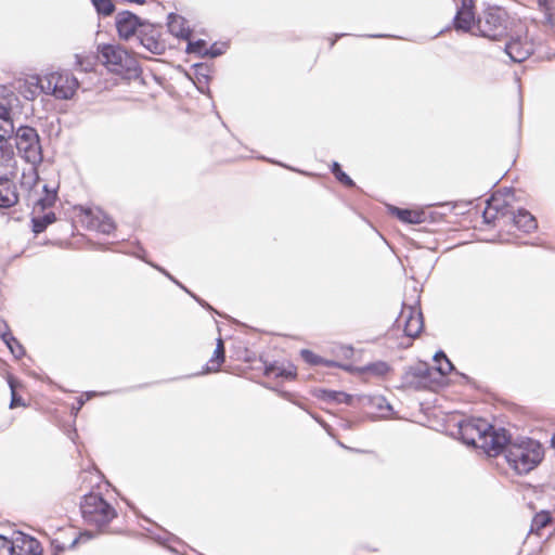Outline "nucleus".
Segmentation results:
<instances>
[{
    "label": "nucleus",
    "mask_w": 555,
    "mask_h": 555,
    "mask_svg": "<svg viewBox=\"0 0 555 555\" xmlns=\"http://www.w3.org/2000/svg\"><path fill=\"white\" fill-rule=\"evenodd\" d=\"M194 75H195V81L194 85L196 89L203 93L211 98V92L208 87V83L210 81V66L205 63H195L193 66Z\"/></svg>",
    "instance_id": "20"
},
{
    "label": "nucleus",
    "mask_w": 555,
    "mask_h": 555,
    "mask_svg": "<svg viewBox=\"0 0 555 555\" xmlns=\"http://www.w3.org/2000/svg\"><path fill=\"white\" fill-rule=\"evenodd\" d=\"M164 533L168 537L167 539H164L162 535H154L153 539L158 541L159 543H165L166 541L173 538V535L167 531H164Z\"/></svg>",
    "instance_id": "50"
},
{
    "label": "nucleus",
    "mask_w": 555,
    "mask_h": 555,
    "mask_svg": "<svg viewBox=\"0 0 555 555\" xmlns=\"http://www.w3.org/2000/svg\"><path fill=\"white\" fill-rule=\"evenodd\" d=\"M225 52L223 47H219L216 42L212 43L209 48L207 47V55L208 57H218Z\"/></svg>",
    "instance_id": "45"
},
{
    "label": "nucleus",
    "mask_w": 555,
    "mask_h": 555,
    "mask_svg": "<svg viewBox=\"0 0 555 555\" xmlns=\"http://www.w3.org/2000/svg\"><path fill=\"white\" fill-rule=\"evenodd\" d=\"M512 222L518 230L525 233H531L538 228L535 217L525 208H518L516 212H512Z\"/></svg>",
    "instance_id": "17"
},
{
    "label": "nucleus",
    "mask_w": 555,
    "mask_h": 555,
    "mask_svg": "<svg viewBox=\"0 0 555 555\" xmlns=\"http://www.w3.org/2000/svg\"><path fill=\"white\" fill-rule=\"evenodd\" d=\"M275 377L285 378V379H294L296 377V367L293 365H288L287 367L283 365H279V369L275 373Z\"/></svg>",
    "instance_id": "43"
},
{
    "label": "nucleus",
    "mask_w": 555,
    "mask_h": 555,
    "mask_svg": "<svg viewBox=\"0 0 555 555\" xmlns=\"http://www.w3.org/2000/svg\"><path fill=\"white\" fill-rule=\"evenodd\" d=\"M388 212L397 217L405 224H421L426 222L427 214L424 210H412L409 208H400L393 205H388Z\"/></svg>",
    "instance_id": "14"
},
{
    "label": "nucleus",
    "mask_w": 555,
    "mask_h": 555,
    "mask_svg": "<svg viewBox=\"0 0 555 555\" xmlns=\"http://www.w3.org/2000/svg\"><path fill=\"white\" fill-rule=\"evenodd\" d=\"M505 53L515 63H521L532 54V48L519 39L508 41L504 48Z\"/></svg>",
    "instance_id": "18"
},
{
    "label": "nucleus",
    "mask_w": 555,
    "mask_h": 555,
    "mask_svg": "<svg viewBox=\"0 0 555 555\" xmlns=\"http://www.w3.org/2000/svg\"><path fill=\"white\" fill-rule=\"evenodd\" d=\"M345 36H347V34L343 33L336 34L333 38H330V48L332 49L335 46L336 41Z\"/></svg>",
    "instance_id": "51"
},
{
    "label": "nucleus",
    "mask_w": 555,
    "mask_h": 555,
    "mask_svg": "<svg viewBox=\"0 0 555 555\" xmlns=\"http://www.w3.org/2000/svg\"><path fill=\"white\" fill-rule=\"evenodd\" d=\"M278 369H279V364L276 362H272V363L264 365L263 373L266 376H274L275 377V373H276Z\"/></svg>",
    "instance_id": "49"
},
{
    "label": "nucleus",
    "mask_w": 555,
    "mask_h": 555,
    "mask_svg": "<svg viewBox=\"0 0 555 555\" xmlns=\"http://www.w3.org/2000/svg\"><path fill=\"white\" fill-rule=\"evenodd\" d=\"M300 356L302 360L310 365H321L322 362L324 361V358L315 354L313 351L309 349H302L300 351Z\"/></svg>",
    "instance_id": "41"
},
{
    "label": "nucleus",
    "mask_w": 555,
    "mask_h": 555,
    "mask_svg": "<svg viewBox=\"0 0 555 555\" xmlns=\"http://www.w3.org/2000/svg\"><path fill=\"white\" fill-rule=\"evenodd\" d=\"M397 324L403 325L405 336L415 338L424 327L423 313L420 308L403 304L402 310L396 320Z\"/></svg>",
    "instance_id": "10"
},
{
    "label": "nucleus",
    "mask_w": 555,
    "mask_h": 555,
    "mask_svg": "<svg viewBox=\"0 0 555 555\" xmlns=\"http://www.w3.org/2000/svg\"><path fill=\"white\" fill-rule=\"evenodd\" d=\"M128 2L137 3V4H143L145 3V0H127Z\"/></svg>",
    "instance_id": "54"
},
{
    "label": "nucleus",
    "mask_w": 555,
    "mask_h": 555,
    "mask_svg": "<svg viewBox=\"0 0 555 555\" xmlns=\"http://www.w3.org/2000/svg\"><path fill=\"white\" fill-rule=\"evenodd\" d=\"M9 139H5L0 142V163L7 164L13 159L14 151L11 143L8 142Z\"/></svg>",
    "instance_id": "37"
},
{
    "label": "nucleus",
    "mask_w": 555,
    "mask_h": 555,
    "mask_svg": "<svg viewBox=\"0 0 555 555\" xmlns=\"http://www.w3.org/2000/svg\"><path fill=\"white\" fill-rule=\"evenodd\" d=\"M359 399L362 400L364 404H369L380 412L386 410L388 414H383L384 417H388L389 414L393 412L392 405L383 396H362Z\"/></svg>",
    "instance_id": "25"
},
{
    "label": "nucleus",
    "mask_w": 555,
    "mask_h": 555,
    "mask_svg": "<svg viewBox=\"0 0 555 555\" xmlns=\"http://www.w3.org/2000/svg\"><path fill=\"white\" fill-rule=\"evenodd\" d=\"M423 371L422 388H427L438 380L435 376L438 374L436 366H430L427 362H424Z\"/></svg>",
    "instance_id": "35"
},
{
    "label": "nucleus",
    "mask_w": 555,
    "mask_h": 555,
    "mask_svg": "<svg viewBox=\"0 0 555 555\" xmlns=\"http://www.w3.org/2000/svg\"><path fill=\"white\" fill-rule=\"evenodd\" d=\"M457 435L461 441L469 447H478V439L481 442L479 447L488 456H498L502 446L507 441L504 427H495L482 418L459 422Z\"/></svg>",
    "instance_id": "2"
},
{
    "label": "nucleus",
    "mask_w": 555,
    "mask_h": 555,
    "mask_svg": "<svg viewBox=\"0 0 555 555\" xmlns=\"http://www.w3.org/2000/svg\"><path fill=\"white\" fill-rule=\"evenodd\" d=\"M475 2L474 0H461V4L453 17V26L456 30L464 33L476 29L475 18Z\"/></svg>",
    "instance_id": "11"
},
{
    "label": "nucleus",
    "mask_w": 555,
    "mask_h": 555,
    "mask_svg": "<svg viewBox=\"0 0 555 555\" xmlns=\"http://www.w3.org/2000/svg\"><path fill=\"white\" fill-rule=\"evenodd\" d=\"M56 221V216L53 211H49L41 217L31 218V231L37 235L47 230V228Z\"/></svg>",
    "instance_id": "26"
},
{
    "label": "nucleus",
    "mask_w": 555,
    "mask_h": 555,
    "mask_svg": "<svg viewBox=\"0 0 555 555\" xmlns=\"http://www.w3.org/2000/svg\"><path fill=\"white\" fill-rule=\"evenodd\" d=\"M198 555H204V554H198Z\"/></svg>",
    "instance_id": "57"
},
{
    "label": "nucleus",
    "mask_w": 555,
    "mask_h": 555,
    "mask_svg": "<svg viewBox=\"0 0 555 555\" xmlns=\"http://www.w3.org/2000/svg\"><path fill=\"white\" fill-rule=\"evenodd\" d=\"M8 384L10 386V389H11V401H10V409H14V408H17V406H24L25 405V402L23 400V398L16 393L15 391V380L13 377H9L8 379Z\"/></svg>",
    "instance_id": "39"
},
{
    "label": "nucleus",
    "mask_w": 555,
    "mask_h": 555,
    "mask_svg": "<svg viewBox=\"0 0 555 555\" xmlns=\"http://www.w3.org/2000/svg\"><path fill=\"white\" fill-rule=\"evenodd\" d=\"M506 442L502 446L500 454H504L509 467L517 475H527L544 459L542 443L533 438L517 436L513 438L511 433L504 428Z\"/></svg>",
    "instance_id": "1"
},
{
    "label": "nucleus",
    "mask_w": 555,
    "mask_h": 555,
    "mask_svg": "<svg viewBox=\"0 0 555 555\" xmlns=\"http://www.w3.org/2000/svg\"><path fill=\"white\" fill-rule=\"evenodd\" d=\"M91 3L96 13L103 17L111 16L116 10L114 0H91Z\"/></svg>",
    "instance_id": "31"
},
{
    "label": "nucleus",
    "mask_w": 555,
    "mask_h": 555,
    "mask_svg": "<svg viewBox=\"0 0 555 555\" xmlns=\"http://www.w3.org/2000/svg\"><path fill=\"white\" fill-rule=\"evenodd\" d=\"M137 257L142 259L144 262L150 264L152 268L156 269L162 274H164L168 280H170L172 283H175L181 289H183L184 292L186 291V287L180 281H178L172 274H170L165 268H163L152 261L146 260L142 255H137Z\"/></svg>",
    "instance_id": "36"
},
{
    "label": "nucleus",
    "mask_w": 555,
    "mask_h": 555,
    "mask_svg": "<svg viewBox=\"0 0 555 555\" xmlns=\"http://www.w3.org/2000/svg\"><path fill=\"white\" fill-rule=\"evenodd\" d=\"M12 543L5 535L0 534V555H9V547Z\"/></svg>",
    "instance_id": "47"
},
{
    "label": "nucleus",
    "mask_w": 555,
    "mask_h": 555,
    "mask_svg": "<svg viewBox=\"0 0 555 555\" xmlns=\"http://www.w3.org/2000/svg\"><path fill=\"white\" fill-rule=\"evenodd\" d=\"M47 88L57 100H69L79 88L78 79L70 72L52 73L47 79Z\"/></svg>",
    "instance_id": "7"
},
{
    "label": "nucleus",
    "mask_w": 555,
    "mask_h": 555,
    "mask_svg": "<svg viewBox=\"0 0 555 555\" xmlns=\"http://www.w3.org/2000/svg\"><path fill=\"white\" fill-rule=\"evenodd\" d=\"M552 521V516L548 512L542 511L532 519L530 531H539L545 528Z\"/></svg>",
    "instance_id": "34"
},
{
    "label": "nucleus",
    "mask_w": 555,
    "mask_h": 555,
    "mask_svg": "<svg viewBox=\"0 0 555 555\" xmlns=\"http://www.w3.org/2000/svg\"><path fill=\"white\" fill-rule=\"evenodd\" d=\"M125 501H126L127 505L134 511V506L129 501H127V500H125Z\"/></svg>",
    "instance_id": "56"
},
{
    "label": "nucleus",
    "mask_w": 555,
    "mask_h": 555,
    "mask_svg": "<svg viewBox=\"0 0 555 555\" xmlns=\"http://www.w3.org/2000/svg\"><path fill=\"white\" fill-rule=\"evenodd\" d=\"M185 293L188 295H190L199 306H202L203 308L205 309H208V310H212V307L207 302L205 301L204 299H202L201 297H198L196 294H194L193 292H191L189 288H186Z\"/></svg>",
    "instance_id": "48"
},
{
    "label": "nucleus",
    "mask_w": 555,
    "mask_h": 555,
    "mask_svg": "<svg viewBox=\"0 0 555 555\" xmlns=\"http://www.w3.org/2000/svg\"><path fill=\"white\" fill-rule=\"evenodd\" d=\"M314 418H315V421H317V422H319L322 426H324V427L326 426V424H325L321 418L315 417V416H314Z\"/></svg>",
    "instance_id": "55"
},
{
    "label": "nucleus",
    "mask_w": 555,
    "mask_h": 555,
    "mask_svg": "<svg viewBox=\"0 0 555 555\" xmlns=\"http://www.w3.org/2000/svg\"><path fill=\"white\" fill-rule=\"evenodd\" d=\"M98 57L112 73L129 76L141 73L139 62L120 46L109 43L98 46Z\"/></svg>",
    "instance_id": "4"
},
{
    "label": "nucleus",
    "mask_w": 555,
    "mask_h": 555,
    "mask_svg": "<svg viewBox=\"0 0 555 555\" xmlns=\"http://www.w3.org/2000/svg\"><path fill=\"white\" fill-rule=\"evenodd\" d=\"M80 538H87L89 540L93 538V534L91 532L86 531L80 535H76L68 544V548H74L78 544ZM51 546L53 548L52 555H59L60 553L64 552L67 548V545L61 542L59 539H52Z\"/></svg>",
    "instance_id": "30"
},
{
    "label": "nucleus",
    "mask_w": 555,
    "mask_h": 555,
    "mask_svg": "<svg viewBox=\"0 0 555 555\" xmlns=\"http://www.w3.org/2000/svg\"><path fill=\"white\" fill-rule=\"evenodd\" d=\"M423 367V361L408 366L401 377L402 386L413 389H422Z\"/></svg>",
    "instance_id": "19"
},
{
    "label": "nucleus",
    "mask_w": 555,
    "mask_h": 555,
    "mask_svg": "<svg viewBox=\"0 0 555 555\" xmlns=\"http://www.w3.org/2000/svg\"><path fill=\"white\" fill-rule=\"evenodd\" d=\"M138 43L152 54L162 55L167 49L166 41L162 39V25L147 22L140 28Z\"/></svg>",
    "instance_id": "8"
},
{
    "label": "nucleus",
    "mask_w": 555,
    "mask_h": 555,
    "mask_svg": "<svg viewBox=\"0 0 555 555\" xmlns=\"http://www.w3.org/2000/svg\"><path fill=\"white\" fill-rule=\"evenodd\" d=\"M91 224L96 231L106 235L111 234L116 229L115 221L101 209L93 216Z\"/></svg>",
    "instance_id": "23"
},
{
    "label": "nucleus",
    "mask_w": 555,
    "mask_h": 555,
    "mask_svg": "<svg viewBox=\"0 0 555 555\" xmlns=\"http://www.w3.org/2000/svg\"><path fill=\"white\" fill-rule=\"evenodd\" d=\"M494 197L491 196L487 201V207L482 212L483 222L487 224L493 223L500 217H505L508 212L507 205H494Z\"/></svg>",
    "instance_id": "22"
},
{
    "label": "nucleus",
    "mask_w": 555,
    "mask_h": 555,
    "mask_svg": "<svg viewBox=\"0 0 555 555\" xmlns=\"http://www.w3.org/2000/svg\"><path fill=\"white\" fill-rule=\"evenodd\" d=\"M225 361V348L221 338L217 339V346L212 357L205 366L204 373L218 372L221 364Z\"/></svg>",
    "instance_id": "24"
},
{
    "label": "nucleus",
    "mask_w": 555,
    "mask_h": 555,
    "mask_svg": "<svg viewBox=\"0 0 555 555\" xmlns=\"http://www.w3.org/2000/svg\"><path fill=\"white\" fill-rule=\"evenodd\" d=\"M508 27L507 11L499 5H488L477 17L475 34L491 40H499L507 35Z\"/></svg>",
    "instance_id": "5"
},
{
    "label": "nucleus",
    "mask_w": 555,
    "mask_h": 555,
    "mask_svg": "<svg viewBox=\"0 0 555 555\" xmlns=\"http://www.w3.org/2000/svg\"><path fill=\"white\" fill-rule=\"evenodd\" d=\"M18 203L15 183L7 176L0 177V209L11 208Z\"/></svg>",
    "instance_id": "13"
},
{
    "label": "nucleus",
    "mask_w": 555,
    "mask_h": 555,
    "mask_svg": "<svg viewBox=\"0 0 555 555\" xmlns=\"http://www.w3.org/2000/svg\"><path fill=\"white\" fill-rule=\"evenodd\" d=\"M94 396H96V392L95 391H87L85 393V397L83 396H80L76 399V402L73 403L72 405V415H74L75 417L78 415L79 411L82 409V406L85 405V403L90 400L91 398H93Z\"/></svg>",
    "instance_id": "40"
},
{
    "label": "nucleus",
    "mask_w": 555,
    "mask_h": 555,
    "mask_svg": "<svg viewBox=\"0 0 555 555\" xmlns=\"http://www.w3.org/2000/svg\"><path fill=\"white\" fill-rule=\"evenodd\" d=\"M76 65L82 72H90L94 65V57L83 56L81 54H76Z\"/></svg>",
    "instance_id": "42"
},
{
    "label": "nucleus",
    "mask_w": 555,
    "mask_h": 555,
    "mask_svg": "<svg viewBox=\"0 0 555 555\" xmlns=\"http://www.w3.org/2000/svg\"><path fill=\"white\" fill-rule=\"evenodd\" d=\"M3 343L9 348V350L14 356V358L21 359L22 357L25 356V349H24L23 345L16 339L15 336H14V340L8 339V340H3Z\"/></svg>",
    "instance_id": "38"
},
{
    "label": "nucleus",
    "mask_w": 555,
    "mask_h": 555,
    "mask_svg": "<svg viewBox=\"0 0 555 555\" xmlns=\"http://www.w3.org/2000/svg\"><path fill=\"white\" fill-rule=\"evenodd\" d=\"M12 138H14L15 146L21 157L34 166L29 177H26V175L23 173L22 181V186L27 185L31 189L37 185L39 181V175L36 167L40 165L43 159L40 137L34 127L22 125L16 129L14 128Z\"/></svg>",
    "instance_id": "3"
},
{
    "label": "nucleus",
    "mask_w": 555,
    "mask_h": 555,
    "mask_svg": "<svg viewBox=\"0 0 555 555\" xmlns=\"http://www.w3.org/2000/svg\"><path fill=\"white\" fill-rule=\"evenodd\" d=\"M363 37H367V38H388L390 36L389 35H385V34H371V35H363Z\"/></svg>",
    "instance_id": "52"
},
{
    "label": "nucleus",
    "mask_w": 555,
    "mask_h": 555,
    "mask_svg": "<svg viewBox=\"0 0 555 555\" xmlns=\"http://www.w3.org/2000/svg\"><path fill=\"white\" fill-rule=\"evenodd\" d=\"M455 373L459 376H461L465 380L466 384H472L473 383V379L468 375H466L464 373H461V372H457V371Z\"/></svg>",
    "instance_id": "53"
},
{
    "label": "nucleus",
    "mask_w": 555,
    "mask_h": 555,
    "mask_svg": "<svg viewBox=\"0 0 555 555\" xmlns=\"http://www.w3.org/2000/svg\"><path fill=\"white\" fill-rule=\"evenodd\" d=\"M11 114V107L0 102V142L12 139L15 126Z\"/></svg>",
    "instance_id": "21"
},
{
    "label": "nucleus",
    "mask_w": 555,
    "mask_h": 555,
    "mask_svg": "<svg viewBox=\"0 0 555 555\" xmlns=\"http://www.w3.org/2000/svg\"><path fill=\"white\" fill-rule=\"evenodd\" d=\"M0 338L1 340H14V335L12 334L8 323L0 318Z\"/></svg>",
    "instance_id": "44"
},
{
    "label": "nucleus",
    "mask_w": 555,
    "mask_h": 555,
    "mask_svg": "<svg viewBox=\"0 0 555 555\" xmlns=\"http://www.w3.org/2000/svg\"><path fill=\"white\" fill-rule=\"evenodd\" d=\"M331 171L339 183L347 188L356 186L354 181L341 169V166L338 162H333Z\"/></svg>",
    "instance_id": "33"
},
{
    "label": "nucleus",
    "mask_w": 555,
    "mask_h": 555,
    "mask_svg": "<svg viewBox=\"0 0 555 555\" xmlns=\"http://www.w3.org/2000/svg\"><path fill=\"white\" fill-rule=\"evenodd\" d=\"M42 191L44 192V195L36 199L35 204L42 210H46L55 204L57 199V190L50 189L48 184H44L42 186Z\"/></svg>",
    "instance_id": "29"
},
{
    "label": "nucleus",
    "mask_w": 555,
    "mask_h": 555,
    "mask_svg": "<svg viewBox=\"0 0 555 555\" xmlns=\"http://www.w3.org/2000/svg\"><path fill=\"white\" fill-rule=\"evenodd\" d=\"M167 27L168 31L180 39L189 40L192 35V29L190 28L188 21L177 14V13H169L167 16Z\"/></svg>",
    "instance_id": "15"
},
{
    "label": "nucleus",
    "mask_w": 555,
    "mask_h": 555,
    "mask_svg": "<svg viewBox=\"0 0 555 555\" xmlns=\"http://www.w3.org/2000/svg\"><path fill=\"white\" fill-rule=\"evenodd\" d=\"M321 365H324V366H327V367H340V369H344L348 372L352 371V366L349 365V364H341L337 361H334V360H327V359H324V361L322 362Z\"/></svg>",
    "instance_id": "46"
},
{
    "label": "nucleus",
    "mask_w": 555,
    "mask_h": 555,
    "mask_svg": "<svg viewBox=\"0 0 555 555\" xmlns=\"http://www.w3.org/2000/svg\"><path fill=\"white\" fill-rule=\"evenodd\" d=\"M80 512L88 525L98 528L107 526L116 516L117 512L101 493L89 492L80 501Z\"/></svg>",
    "instance_id": "6"
},
{
    "label": "nucleus",
    "mask_w": 555,
    "mask_h": 555,
    "mask_svg": "<svg viewBox=\"0 0 555 555\" xmlns=\"http://www.w3.org/2000/svg\"><path fill=\"white\" fill-rule=\"evenodd\" d=\"M185 52L189 54H195L199 57H206L207 55V42L204 39L186 40Z\"/></svg>",
    "instance_id": "32"
},
{
    "label": "nucleus",
    "mask_w": 555,
    "mask_h": 555,
    "mask_svg": "<svg viewBox=\"0 0 555 555\" xmlns=\"http://www.w3.org/2000/svg\"><path fill=\"white\" fill-rule=\"evenodd\" d=\"M433 360L436 363L435 366L440 377L446 376L448 373L452 371H455L453 363L449 360V358L442 350H438L434 354Z\"/></svg>",
    "instance_id": "27"
},
{
    "label": "nucleus",
    "mask_w": 555,
    "mask_h": 555,
    "mask_svg": "<svg viewBox=\"0 0 555 555\" xmlns=\"http://www.w3.org/2000/svg\"><path fill=\"white\" fill-rule=\"evenodd\" d=\"M361 374H372L374 376H385L390 371V365L385 361H375L367 363L364 366L358 369Z\"/></svg>",
    "instance_id": "28"
},
{
    "label": "nucleus",
    "mask_w": 555,
    "mask_h": 555,
    "mask_svg": "<svg viewBox=\"0 0 555 555\" xmlns=\"http://www.w3.org/2000/svg\"><path fill=\"white\" fill-rule=\"evenodd\" d=\"M9 555H43V548L36 538L20 533L10 544Z\"/></svg>",
    "instance_id": "12"
},
{
    "label": "nucleus",
    "mask_w": 555,
    "mask_h": 555,
    "mask_svg": "<svg viewBox=\"0 0 555 555\" xmlns=\"http://www.w3.org/2000/svg\"><path fill=\"white\" fill-rule=\"evenodd\" d=\"M312 395L324 402L328 403H345L347 405L353 404V396L345 391L332 390L325 388H317L312 391Z\"/></svg>",
    "instance_id": "16"
},
{
    "label": "nucleus",
    "mask_w": 555,
    "mask_h": 555,
    "mask_svg": "<svg viewBox=\"0 0 555 555\" xmlns=\"http://www.w3.org/2000/svg\"><path fill=\"white\" fill-rule=\"evenodd\" d=\"M147 22L129 10L118 12L115 18L118 36L124 40H129L132 37L135 39L140 28H143Z\"/></svg>",
    "instance_id": "9"
}]
</instances>
